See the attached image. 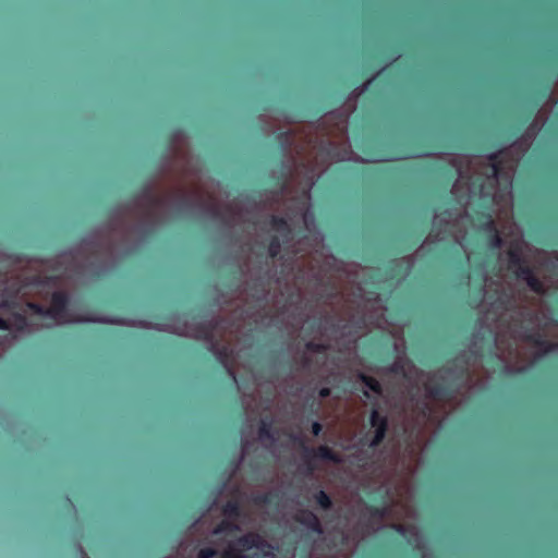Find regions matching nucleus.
Instances as JSON below:
<instances>
[{"label":"nucleus","instance_id":"nucleus-20","mask_svg":"<svg viewBox=\"0 0 558 558\" xmlns=\"http://www.w3.org/2000/svg\"><path fill=\"white\" fill-rule=\"evenodd\" d=\"M502 339L500 337L496 338V345L499 350H501Z\"/></svg>","mask_w":558,"mask_h":558},{"label":"nucleus","instance_id":"nucleus-9","mask_svg":"<svg viewBox=\"0 0 558 558\" xmlns=\"http://www.w3.org/2000/svg\"><path fill=\"white\" fill-rule=\"evenodd\" d=\"M521 355H522V353H521L518 344L515 345V349L513 352L510 350L507 354L505 352L500 353V359L505 363V368L507 372L512 373V372H522V371L526 369L527 365H513V366L509 365V362L511 359H521Z\"/></svg>","mask_w":558,"mask_h":558},{"label":"nucleus","instance_id":"nucleus-27","mask_svg":"<svg viewBox=\"0 0 558 558\" xmlns=\"http://www.w3.org/2000/svg\"><path fill=\"white\" fill-rule=\"evenodd\" d=\"M230 375L233 377V379L235 380V377L233 375V372L229 371Z\"/></svg>","mask_w":558,"mask_h":558},{"label":"nucleus","instance_id":"nucleus-24","mask_svg":"<svg viewBox=\"0 0 558 558\" xmlns=\"http://www.w3.org/2000/svg\"><path fill=\"white\" fill-rule=\"evenodd\" d=\"M304 221H305L306 225L308 223V216L307 215L304 216Z\"/></svg>","mask_w":558,"mask_h":558},{"label":"nucleus","instance_id":"nucleus-7","mask_svg":"<svg viewBox=\"0 0 558 558\" xmlns=\"http://www.w3.org/2000/svg\"><path fill=\"white\" fill-rule=\"evenodd\" d=\"M470 222L469 216H462L460 213L452 215L451 213H444L440 215H436L434 218V228L438 229L442 225L448 228L452 229L459 226H466V223Z\"/></svg>","mask_w":558,"mask_h":558},{"label":"nucleus","instance_id":"nucleus-16","mask_svg":"<svg viewBox=\"0 0 558 558\" xmlns=\"http://www.w3.org/2000/svg\"><path fill=\"white\" fill-rule=\"evenodd\" d=\"M258 437H259V440H260L263 444H265V445H267V444H266V442H267V440H270V439H271V436H270V434H269V432H268V429H267V427H266V424H263V426L259 428V435H258Z\"/></svg>","mask_w":558,"mask_h":558},{"label":"nucleus","instance_id":"nucleus-18","mask_svg":"<svg viewBox=\"0 0 558 558\" xmlns=\"http://www.w3.org/2000/svg\"><path fill=\"white\" fill-rule=\"evenodd\" d=\"M312 427H313L314 435H318L320 433V430H322V426L317 422H315Z\"/></svg>","mask_w":558,"mask_h":558},{"label":"nucleus","instance_id":"nucleus-6","mask_svg":"<svg viewBox=\"0 0 558 558\" xmlns=\"http://www.w3.org/2000/svg\"><path fill=\"white\" fill-rule=\"evenodd\" d=\"M513 272L515 274L518 279H521L526 282V284L537 293H544L549 288L555 287L558 288V280L557 281H538L533 274L529 269H513Z\"/></svg>","mask_w":558,"mask_h":558},{"label":"nucleus","instance_id":"nucleus-11","mask_svg":"<svg viewBox=\"0 0 558 558\" xmlns=\"http://www.w3.org/2000/svg\"><path fill=\"white\" fill-rule=\"evenodd\" d=\"M395 527L408 539L409 543H414L416 546H420L418 533L414 526L404 527L402 525H396Z\"/></svg>","mask_w":558,"mask_h":558},{"label":"nucleus","instance_id":"nucleus-2","mask_svg":"<svg viewBox=\"0 0 558 558\" xmlns=\"http://www.w3.org/2000/svg\"><path fill=\"white\" fill-rule=\"evenodd\" d=\"M484 172L466 175L460 170L452 194L462 206L490 202L497 207L495 218L489 215L485 222L478 220L474 227L483 228L489 234L492 246H507L509 267L515 268L525 243L520 228L511 221V173L500 171L496 165H487Z\"/></svg>","mask_w":558,"mask_h":558},{"label":"nucleus","instance_id":"nucleus-23","mask_svg":"<svg viewBox=\"0 0 558 558\" xmlns=\"http://www.w3.org/2000/svg\"><path fill=\"white\" fill-rule=\"evenodd\" d=\"M454 238H456V241H457L458 243H461V239H460V236H459L458 234H454Z\"/></svg>","mask_w":558,"mask_h":558},{"label":"nucleus","instance_id":"nucleus-3","mask_svg":"<svg viewBox=\"0 0 558 558\" xmlns=\"http://www.w3.org/2000/svg\"><path fill=\"white\" fill-rule=\"evenodd\" d=\"M236 527L222 524L215 530V534L222 535L223 548L220 558H252L263 555L264 558H274L272 547L264 543L258 535L250 534L234 539L232 534Z\"/></svg>","mask_w":558,"mask_h":558},{"label":"nucleus","instance_id":"nucleus-5","mask_svg":"<svg viewBox=\"0 0 558 558\" xmlns=\"http://www.w3.org/2000/svg\"><path fill=\"white\" fill-rule=\"evenodd\" d=\"M517 149H518L517 145H513L509 149H507L505 151H501L500 153V160L498 161V163L490 162V160L483 161V160H480V159H475L474 161H471L472 165L480 166V169L474 170L473 174L476 173V172L485 173L484 171H485V167L487 165H489V166L490 165H496L500 169V171H502V172H510L511 177H512L513 175V171H514V163L519 159V155L515 154ZM466 162H470V159H466Z\"/></svg>","mask_w":558,"mask_h":558},{"label":"nucleus","instance_id":"nucleus-25","mask_svg":"<svg viewBox=\"0 0 558 558\" xmlns=\"http://www.w3.org/2000/svg\"><path fill=\"white\" fill-rule=\"evenodd\" d=\"M536 124H537V121H535V123H534V124H532L531 129L538 128Z\"/></svg>","mask_w":558,"mask_h":558},{"label":"nucleus","instance_id":"nucleus-26","mask_svg":"<svg viewBox=\"0 0 558 558\" xmlns=\"http://www.w3.org/2000/svg\"><path fill=\"white\" fill-rule=\"evenodd\" d=\"M432 241V235L427 236L426 242Z\"/></svg>","mask_w":558,"mask_h":558},{"label":"nucleus","instance_id":"nucleus-13","mask_svg":"<svg viewBox=\"0 0 558 558\" xmlns=\"http://www.w3.org/2000/svg\"><path fill=\"white\" fill-rule=\"evenodd\" d=\"M317 457H319L323 460H331V461H340L339 458H337L329 448L322 446L317 450Z\"/></svg>","mask_w":558,"mask_h":558},{"label":"nucleus","instance_id":"nucleus-10","mask_svg":"<svg viewBox=\"0 0 558 558\" xmlns=\"http://www.w3.org/2000/svg\"><path fill=\"white\" fill-rule=\"evenodd\" d=\"M298 520L302 524L307 526L308 529H311L317 533H322L319 521H318L317 517L315 514H313L312 512H308V511L301 512Z\"/></svg>","mask_w":558,"mask_h":558},{"label":"nucleus","instance_id":"nucleus-19","mask_svg":"<svg viewBox=\"0 0 558 558\" xmlns=\"http://www.w3.org/2000/svg\"><path fill=\"white\" fill-rule=\"evenodd\" d=\"M369 83H371V81H367V82H366V83H364L362 86L357 87V88H356V92H357L359 94L364 93V92H365V89L367 88V86H368V84H369Z\"/></svg>","mask_w":558,"mask_h":558},{"label":"nucleus","instance_id":"nucleus-21","mask_svg":"<svg viewBox=\"0 0 558 558\" xmlns=\"http://www.w3.org/2000/svg\"><path fill=\"white\" fill-rule=\"evenodd\" d=\"M556 262L553 263V270L558 271V255H555Z\"/></svg>","mask_w":558,"mask_h":558},{"label":"nucleus","instance_id":"nucleus-4","mask_svg":"<svg viewBox=\"0 0 558 558\" xmlns=\"http://www.w3.org/2000/svg\"><path fill=\"white\" fill-rule=\"evenodd\" d=\"M506 296L505 287L501 283H495L485 279L484 300L481 306L485 311V319L488 322L490 316L495 315L502 307Z\"/></svg>","mask_w":558,"mask_h":558},{"label":"nucleus","instance_id":"nucleus-22","mask_svg":"<svg viewBox=\"0 0 558 558\" xmlns=\"http://www.w3.org/2000/svg\"><path fill=\"white\" fill-rule=\"evenodd\" d=\"M319 393H320L322 397H326V396L329 395V390L327 388H324V389L320 390Z\"/></svg>","mask_w":558,"mask_h":558},{"label":"nucleus","instance_id":"nucleus-8","mask_svg":"<svg viewBox=\"0 0 558 558\" xmlns=\"http://www.w3.org/2000/svg\"><path fill=\"white\" fill-rule=\"evenodd\" d=\"M372 426L375 427V437L371 441V446H376L381 441L386 433V421L378 415V412L374 410L371 416Z\"/></svg>","mask_w":558,"mask_h":558},{"label":"nucleus","instance_id":"nucleus-12","mask_svg":"<svg viewBox=\"0 0 558 558\" xmlns=\"http://www.w3.org/2000/svg\"><path fill=\"white\" fill-rule=\"evenodd\" d=\"M393 372H402L404 376H411L412 373H415L416 371L414 367L405 360H399L397 361L392 366Z\"/></svg>","mask_w":558,"mask_h":558},{"label":"nucleus","instance_id":"nucleus-1","mask_svg":"<svg viewBox=\"0 0 558 558\" xmlns=\"http://www.w3.org/2000/svg\"><path fill=\"white\" fill-rule=\"evenodd\" d=\"M43 267L33 263L27 270L10 278L0 289V330H8L15 338L19 332L63 324L117 323L71 314L66 310V298L60 290V280L43 276Z\"/></svg>","mask_w":558,"mask_h":558},{"label":"nucleus","instance_id":"nucleus-14","mask_svg":"<svg viewBox=\"0 0 558 558\" xmlns=\"http://www.w3.org/2000/svg\"><path fill=\"white\" fill-rule=\"evenodd\" d=\"M361 380L364 383L366 388L375 393H379L380 385L376 379L362 375Z\"/></svg>","mask_w":558,"mask_h":558},{"label":"nucleus","instance_id":"nucleus-17","mask_svg":"<svg viewBox=\"0 0 558 558\" xmlns=\"http://www.w3.org/2000/svg\"><path fill=\"white\" fill-rule=\"evenodd\" d=\"M218 553H220L219 549L205 548L199 551L198 558H213L218 555Z\"/></svg>","mask_w":558,"mask_h":558},{"label":"nucleus","instance_id":"nucleus-15","mask_svg":"<svg viewBox=\"0 0 558 558\" xmlns=\"http://www.w3.org/2000/svg\"><path fill=\"white\" fill-rule=\"evenodd\" d=\"M316 501L324 509H327L331 504L329 497L323 490L317 493Z\"/></svg>","mask_w":558,"mask_h":558}]
</instances>
